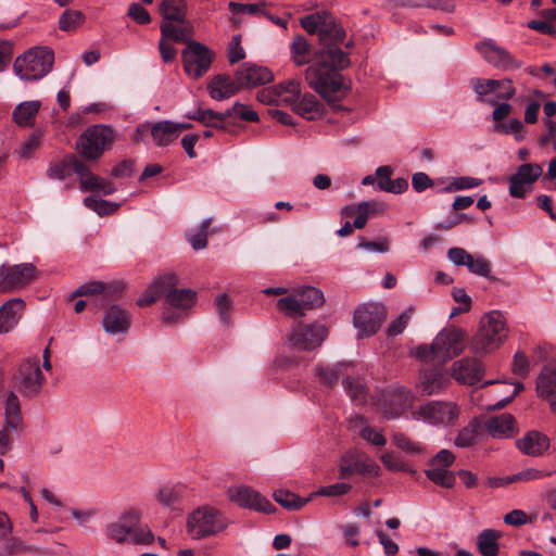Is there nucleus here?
Masks as SVG:
<instances>
[{"instance_id": "f257e3e1", "label": "nucleus", "mask_w": 556, "mask_h": 556, "mask_svg": "<svg viewBox=\"0 0 556 556\" xmlns=\"http://www.w3.org/2000/svg\"><path fill=\"white\" fill-rule=\"evenodd\" d=\"M350 65L348 54L337 47H326L316 53V62L305 71L308 86L336 106L345 96L346 87L337 72Z\"/></svg>"}, {"instance_id": "f03ea898", "label": "nucleus", "mask_w": 556, "mask_h": 556, "mask_svg": "<svg viewBox=\"0 0 556 556\" xmlns=\"http://www.w3.org/2000/svg\"><path fill=\"white\" fill-rule=\"evenodd\" d=\"M140 520L139 510L126 509L105 526V535L118 544L149 545L153 542L154 535Z\"/></svg>"}, {"instance_id": "7ed1b4c3", "label": "nucleus", "mask_w": 556, "mask_h": 556, "mask_svg": "<svg viewBox=\"0 0 556 556\" xmlns=\"http://www.w3.org/2000/svg\"><path fill=\"white\" fill-rule=\"evenodd\" d=\"M507 336L504 316L500 312H491L481 318L479 329L469 343L470 351L477 356H483L497 350Z\"/></svg>"}, {"instance_id": "20e7f679", "label": "nucleus", "mask_w": 556, "mask_h": 556, "mask_svg": "<svg viewBox=\"0 0 556 556\" xmlns=\"http://www.w3.org/2000/svg\"><path fill=\"white\" fill-rule=\"evenodd\" d=\"M54 62L53 51L47 47H35L16 58L14 72L23 80H38L46 76Z\"/></svg>"}, {"instance_id": "39448f33", "label": "nucleus", "mask_w": 556, "mask_h": 556, "mask_svg": "<svg viewBox=\"0 0 556 556\" xmlns=\"http://www.w3.org/2000/svg\"><path fill=\"white\" fill-rule=\"evenodd\" d=\"M325 301L323 292L314 287H301L279 299L276 307L288 317L299 318L305 316L307 311L323 305Z\"/></svg>"}, {"instance_id": "423d86ee", "label": "nucleus", "mask_w": 556, "mask_h": 556, "mask_svg": "<svg viewBox=\"0 0 556 556\" xmlns=\"http://www.w3.org/2000/svg\"><path fill=\"white\" fill-rule=\"evenodd\" d=\"M116 139L115 130L106 125L88 127L78 138L76 149L88 161H97Z\"/></svg>"}, {"instance_id": "0eeeda50", "label": "nucleus", "mask_w": 556, "mask_h": 556, "mask_svg": "<svg viewBox=\"0 0 556 556\" xmlns=\"http://www.w3.org/2000/svg\"><path fill=\"white\" fill-rule=\"evenodd\" d=\"M173 286L166 288L165 301L167 306L163 309L162 321L166 325H176L180 323L186 316L188 311L194 305L197 301V293L192 289H179L178 278L172 273Z\"/></svg>"}, {"instance_id": "6e6552de", "label": "nucleus", "mask_w": 556, "mask_h": 556, "mask_svg": "<svg viewBox=\"0 0 556 556\" xmlns=\"http://www.w3.org/2000/svg\"><path fill=\"white\" fill-rule=\"evenodd\" d=\"M226 526V520L222 514L207 506L199 507L187 519V531L195 540L215 535L224 530Z\"/></svg>"}, {"instance_id": "1a4fd4ad", "label": "nucleus", "mask_w": 556, "mask_h": 556, "mask_svg": "<svg viewBox=\"0 0 556 556\" xmlns=\"http://www.w3.org/2000/svg\"><path fill=\"white\" fill-rule=\"evenodd\" d=\"M214 52L205 45L192 41L181 51V61L185 73L192 79L206 74L214 60Z\"/></svg>"}, {"instance_id": "9d476101", "label": "nucleus", "mask_w": 556, "mask_h": 556, "mask_svg": "<svg viewBox=\"0 0 556 556\" xmlns=\"http://www.w3.org/2000/svg\"><path fill=\"white\" fill-rule=\"evenodd\" d=\"M386 318L387 309L381 303H365L357 306L353 315L357 338H368L375 334Z\"/></svg>"}, {"instance_id": "9b49d317", "label": "nucleus", "mask_w": 556, "mask_h": 556, "mask_svg": "<svg viewBox=\"0 0 556 556\" xmlns=\"http://www.w3.org/2000/svg\"><path fill=\"white\" fill-rule=\"evenodd\" d=\"M328 336V329L319 323H298L290 331L288 341L301 351H311L321 345Z\"/></svg>"}, {"instance_id": "f8f14e48", "label": "nucleus", "mask_w": 556, "mask_h": 556, "mask_svg": "<svg viewBox=\"0 0 556 556\" xmlns=\"http://www.w3.org/2000/svg\"><path fill=\"white\" fill-rule=\"evenodd\" d=\"M45 381L38 357L25 361L15 376L16 387L26 397H35L41 391Z\"/></svg>"}, {"instance_id": "ddd939ff", "label": "nucleus", "mask_w": 556, "mask_h": 556, "mask_svg": "<svg viewBox=\"0 0 556 556\" xmlns=\"http://www.w3.org/2000/svg\"><path fill=\"white\" fill-rule=\"evenodd\" d=\"M413 415L416 419L433 426H447L456 420L458 409L451 402L431 401L420 405Z\"/></svg>"}, {"instance_id": "4468645a", "label": "nucleus", "mask_w": 556, "mask_h": 556, "mask_svg": "<svg viewBox=\"0 0 556 556\" xmlns=\"http://www.w3.org/2000/svg\"><path fill=\"white\" fill-rule=\"evenodd\" d=\"M464 330L451 326L442 329L434 338V349L439 352V361L445 363L463 353L465 349Z\"/></svg>"}, {"instance_id": "2eb2a0df", "label": "nucleus", "mask_w": 556, "mask_h": 556, "mask_svg": "<svg viewBox=\"0 0 556 556\" xmlns=\"http://www.w3.org/2000/svg\"><path fill=\"white\" fill-rule=\"evenodd\" d=\"M543 175V167L538 163H525L518 166L509 178V195L525 199L532 190L533 184Z\"/></svg>"}, {"instance_id": "dca6fc26", "label": "nucleus", "mask_w": 556, "mask_h": 556, "mask_svg": "<svg viewBox=\"0 0 556 556\" xmlns=\"http://www.w3.org/2000/svg\"><path fill=\"white\" fill-rule=\"evenodd\" d=\"M454 460L455 456L451 451H439L431 459L430 468L425 471L427 478L442 488H453L456 479L455 475L448 470V467Z\"/></svg>"}, {"instance_id": "f3484780", "label": "nucleus", "mask_w": 556, "mask_h": 556, "mask_svg": "<svg viewBox=\"0 0 556 556\" xmlns=\"http://www.w3.org/2000/svg\"><path fill=\"white\" fill-rule=\"evenodd\" d=\"M36 277V267L31 263L2 265L0 267V291L18 289Z\"/></svg>"}, {"instance_id": "a211bd4d", "label": "nucleus", "mask_w": 556, "mask_h": 556, "mask_svg": "<svg viewBox=\"0 0 556 556\" xmlns=\"http://www.w3.org/2000/svg\"><path fill=\"white\" fill-rule=\"evenodd\" d=\"M476 48L483 59L497 70L513 71L521 66V62L517 61L505 48L497 46L492 40L478 42Z\"/></svg>"}, {"instance_id": "6ab92c4d", "label": "nucleus", "mask_w": 556, "mask_h": 556, "mask_svg": "<svg viewBox=\"0 0 556 556\" xmlns=\"http://www.w3.org/2000/svg\"><path fill=\"white\" fill-rule=\"evenodd\" d=\"M227 493L230 501L240 507L265 514H270L276 510L275 506L268 500L249 486H233L228 489Z\"/></svg>"}, {"instance_id": "aec40b11", "label": "nucleus", "mask_w": 556, "mask_h": 556, "mask_svg": "<svg viewBox=\"0 0 556 556\" xmlns=\"http://www.w3.org/2000/svg\"><path fill=\"white\" fill-rule=\"evenodd\" d=\"M447 258L456 266H466L473 275L490 277L492 264L481 254L472 255L463 248H451L447 250Z\"/></svg>"}, {"instance_id": "412c9836", "label": "nucleus", "mask_w": 556, "mask_h": 556, "mask_svg": "<svg viewBox=\"0 0 556 556\" xmlns=\"http://www.w3.org/2000/svg\"><path fill=\"white\" fill-rule=\"evenodd\" d=\"M483 367L477 358L465 357L453 363L451 377L464 384L475 386L481 381Z\"/></svg>"}, {"instance_id": "4be33fe9", "label": "nucleus", "mask_w": 556, "mask_h": 556, "mask_svg": "<svg viewBox=\"0 0 556 556\" xmlns=\"http://www.w3.org/2000/svg\"><path fill=\"white\" fill-rule=\"evenodd\" d=\"M130 325L131 314L119 305H111L103 314L102 326L108 334H125Z\"/></svg>"}, {"instance_id": "5701e85b", "label": "nucleus", "mask_w": 556, "mask_h": 556, "mask_svg": "<svg viewBox=\"0 0 556 556\" xmlns=\"http://www.w3.org/2000/svg\"><path fill=\"white\" fill-rule=\"evenodd\" d=\"M379 466L364 454L353 453L341 458L340 477L348 478L353 473H368L377 476Z\"/></svg>"}, {"instance_id": "b1692460", "label": "nucleus", "mask_w": 556, "mask_h": 556, "mask_svg": "<svg viewBox=\"0 0 556 556\" xmlns=\"http://www.w3.org/2000/svg\"><path fill=\"white\" fill-rule=\"evenodd\" d=\"M236 78L241 89L267 84L271 81L273 74L266 67L247 62L237 70Z\"/></svg>"}, {"instance_id": "393cba45", "label": "nucleus", "mask_w": 556, "mask_h": 556, "mask_svg": "<svg viewBox=\"0 0 556 556\" xmlns=\"http://www.w3.org/2000/svg\"><path fill=\"white\" fill-rule=\"evenodd\" d=\"M450 384V378L441 367H435L424 371L417 383V389L421 394H438Z\"/></svg>"}, {"instance_id": "a878e982", "label": "nucleus", "mask_w": 556, "mask_h": 556, "mask_svg": "<svg viewBox=\"0 0 556 556\" xmlns=\"http://www.w3.org/2000/svg\"><path fill=\"white\" fill-rule=\"evenodd\" d=\"M3 427L17 438L24 431V421L21 412V402L18 396L9 392L4 400V424Z\"/></svg>"}, {"instance_id": "bb28decb", "label": "nucleus", "mask_w": 556, "mask_h": 556, "mask_svg": "<svg viewBox=\"0 0 556 556\" xmlns=\"http://www.w3.org/2000/svg\"><path fill=\"white\" fill-rule=\"evenodd\" d=\"M384 415L389 418L400 417L410 406L412 395L405 387H396L384 393Z\"/></svg>"}, {"instance_id": "cd10ccee", "label": "nucleus", "mask_w": 556, "mask_h": 556, "mask_svg": "<svg viewBox=\"0 0 556 556\" xmlns=\"http://www.w3.org/2000/svg\"><path fill=\"white\" fill-rule=\"evenodd\" d=\"M483 427L490 435L497 439L510 438L518 432L516 420L508 413L489 417Z\"/></svg>"}, {"instance_id": "c85d7f7f", "label": "nucleus", "mask_w": 556, "mask_h": 556, "mask_svg": "<svg viewBox=\"0 0 556 556\" xmlns=\"http://www.w3.org/2000/svg\"><path fill=\"white\" fill-rule=\"evenodd\" d=\"M150 132L157 147H167L177 139L172 121H161L154 124H141L138 132Z\"/></svg>"}, {"instance_id": "c756f323", "label": "nucleus", "mask_w": 556, "mask_h": 556, "mask_svg": "<svg viewBox=\"0 0 556 556\" xmlns=\"http://www.w3.org/2000/svg\"><path fill=\"white\" fill-rule=\"evenodd\" d=\"M212 99L220 101L228 99L240 90L237 78L233 80L229 75H215L207 85Z\"/></svg>"}, {"instance_id": "7c9ffc66", "label": "nucleus", "mask_w": 556, "mask_h": 556, "mask_svg": "<svg viewBox=\"0 0 556 556\" xmlns=\"http://www.w3.org/2000/svg\"><path fill=\"white\" fill-rule=\"evenodd\" d=\"M173 286L172 273L159 276L153 282L143 291L141 296L137 300V305L144 307L156 302L160 298L165 296L166 288Z\"/></svg>"}, {"instance_id": "2f4dec72", "label": "nucleus", "mask_w": 556, "mask_h": 556, "mask_svg": "<svg viewBox=\"0 0 556 556\" xmlns=\"http://www.w3.org/2000/svg\"><path fill=\"white\" fill-rule=\"evenodd\" d=\"M517 446L526 455L540 456L548 450L549 439L539 431H530L517 441Z\"/></svg>"}, {"instance_id": "473e14b6", "label": "nucleus", "mask_w": 556, "mask_h": 556, "mask_svg": "<svg viewBox=\"0 0 556 556\" xmlns=\"http://www.w3.org/2000/svg\"><path fill=\"white\" fill-rule=\"evenodd\" d=\"M24 308V301L20 298L11 299L0 308V334L12 330L18 321V314Z\"/></svg>"}, {"instance_id": "72a5a7b5", "label": "nucleus", "mask_w": 556, "mask_h": 556, "mask_svg": "<svg viewBox=\"0 0 556 556\" xmlns=\"http://www.w3.org/2000/svg\"><path fill=\"white\" fill-rule=\"evenodd\" d=\"M10 533L5 531L0 533V556H16L23 552L48 553L46 549L25 545L21 540L10 535Z\"/></svg>"}, {"instance_id": "f704fd0d", "label": "nucleus", "mask_w": 556, "mask_h": 556, "mask_svg": "<svg viewBox=\"0 0 556 556\" xmlns=\"http://www.w3.org/2000/svg\"><path fill=\"white\" fill-rule=\"evenodd\" d=\"M188 3L186 0H162L159 5L160 14L165 22L185 24Z\"/></svg>"}, {"instance_id": "c9c22d12", "label": "nucleus", "mask_w": 556, "mask_h": 556, "mask_svg": "<svg viewBox=\"0 0 556 556\" xmlns=\"http://www.w3.org/2000/svg\"><path fill=\"white\" fill-rule=\"evenodd\" d=\"M40 101H25L15 106L12 118L20 127H31L35 124L36 115L40 110Z\"/></svg>"}, {"instance_id": "e433bc0d", "label": "nucleus", "mask_w": 556, "mask_h": 556, "mask_svg": "<svg viewBox=\"0 0 556 556\" xmlns=\"http://www.w3.org/2000/svg\"><path fill=\"white\" fill-rule=\"evenodd\" d=\"M292 110L301 115L302 117L312 121L316 119L321 115L323 105L312 93H304L296 100Z\"/></svg>"}, {"instance_id": "4c0bfd02", "label": "nucleus", "mask_w": 556, "mask_h": 556, "mask_svg": "<svg viewBox=\"0 0 556 556\" xmlns=\"http://www.w3.org/2000/svg\"><path fill=\"white\" fill-rule=\"evenodd\" d=\"M161 36L163 39L172 40L175 42H184L188 46L193 35V28L190 24H184V26L175 25L173 22H163L160 26Z\"/></svg>"}, {"instance_id": "58836bf2", "label": "nucleus", "mask_w": 556, "mask_h": 556, "mask_svg": "<svg viewBox=\"0 0 556 556\" xmlns=\"http://www.w3.org/2000/svg\"><path fill=\"white\" fill-rule=\"evenodd\" d=\"M502 533L493 529L481 531L476 539L477 548L482 556H497L500 553L498 540Z\"/></svg>"}, {"instance_id": "ea45409f", "label": "nucleus", "mask_w": 556, "mask_h": 556, "mask_svg": "<svg viewBox=\"0 0 556 556\" xmlns=\"http://www.w3.org/2000/svg\"><path fill=\"white\" fill-rule=\"evenodd\" d=\"M274 92L279 101L292 108L301 96V85L295 79H288L276 85Z\"/></svg>"}, {"instance_id": "a19ab883", "label": "nucleus", "mask_w": 556, "mask_h": 556, "mask_svg": "<svg viewBox=\"0 0 556 556\" xmlns=\"http://www.w3.org/2000/svg\"><path fill=\"white\" fill-rule=\"evenodd\" d=\"M187 488L184 484L164 485L162 486L156 498L159 503L165 507H175L186 495Z\"/></svg>"}, {"instance_id": "79ce46f5", "label": "nucleus", "mask_w": 556, "mask_h": 556, "mask_svg": "<svg viewBox=\"0 0 556 556\" xmlns=\"http://www.w3.org/2000/svg\"><path fill=\"white\" fill-rule=\"evenodd\" d=\"M536 392L542 397L556 393V367L545 366L536 380Z\"/></svg>"}, {"instance_id": "37998d69", "label": "nucleus", "mask_w": 556, "mask_h": 556, "mask_svg": "<svg viewBox=\"0 0 556 556\" xmlns=\"http://www.w3.org/2000/svg\"><path fill=\"white\" fill-rule=\"evenodd\" d=\"M273 496L274 500L283 508L289 510H299L312 500L314 494H311L308 497H300L288 490L279 489L274 492Z\"/></svg>"}, {"instance_id": "c03bdc74", "label": "nucleus", "mask_w": 556, "mask_h": 556, "mask_svg": "<svg viewBox=\"0 0 556 556\" xmlns=\"http://www.w3.org/2000/svg\"><path fill=\"white\" fill-rule=\"evenodd\" d=\"M319 41L325 47H330L332 43L341 42L345 37L344 29L337 25L332 20L328 18L321 30L319 31Z\"/></svg>"}, {"instance_id": "a18cd8bd", "label": "nucleus", "mask_w": 556, "mask_h": 556, "mask_svg": "<svg viewBox=\"0 0 556 556\" xmlns=\"http://www.w3.org/2000/svg\"><path fill=\"white\" fill-rule=\"evenodd\" d=\"M220 116L219 112L202 108L197 109L192 113L186 114L187 118L197 121L206 127L224 129L225 127L220 125Z\"/></svg>"}, {"instance_id": "49530a36", "label": "nucleus", "mask_w": 556, "mask_h": 556, "mask_svg": "<svg viewBox=\"0 0 556 556\" xmlns=\"http://www.w3.org/2000/svg\"><path fill=\"white\" fill-rule=\"evenodd\" d=\"M470 86L475 93L477 94V99L481 102L490 101L491 99H486L485 97L495 92L498 89V84L496 79L491 78H479L473 77L470 79Z\"/></svg>"}, {"instance_id": "de8ad7c7", "label": "nucleus", "mask_w": 556, "mask_h": 556, "mask_svg": "<svg viewBox=\"0 0 556 556\" xmlns=\"http://www.w3.org/2000/svg\"><path fill=\"white\" fill-rule=\"evenodd\" d=\"M291 58L296 66H302L308 62L311 47L303 36H296L291 46Z\"/></svg>"}, {"instance_id": "09e8293b", "label": "nucleus", "mask_w": 556, "mask_h": 556, "mask_svg": "<svg viewBox=\"0 0 556 556\" xmlns=\"http://www.w3.org/2000/svg\"><path fill=\"white\" fill-rule=\"evenodd\" d=\"M85 15L78 10H65L59 20V26L64 31H73L83 25Z\"/></svg>"}, {"instance_id": "8fccbe9b", "label": "nucleus", "mask_w": 556, "mask_h": 556, "mask_svg": "<svg viewBox=\"0 0 556 556\" xmlns=\"http://www.w3.org/2000/svg\"><path fill=\"white\" fill-rule=\"evenodd\" d=\"M479 427L480 425L477 420L470 421L467 427L458 432L454 441L455 445L458 447H468L472 445L478 437Z\"/></svg>"}, {"instance_id": "3c124183", "label": "nucleus", "mask_w": 556, "mask_h": 556, "mask_svg": "<svg viewBox=\"0 0 556 556\" xmlns=\"http://www.w3.org/2000/svg\"><path fill=\"white\" fill-rule=\"evenodd\" d=\"M392 442L396 447L410 455L421 454L424 452V446L419 442L413 441L401 432L392 434Z\"/></svg>"}, {"instance_id": "603ef678", "label": "nucleus", "mask_w": 556, "mask_h": 556, "mask_svg": "<svg viewBox=\"0 0 556 556\" xmlns=\"http://www.w3.org/2000/svg\"><path fill=\"white\" fill-rule=\"evenodd\" d=\"M265 2L257 3H238L230 1L228 3V10L232 15L250 14V15H263L265 14Z\"/></svg>"}, {"instance_id": "864d4df0", "label": "nucleus", "mask_w": 556, "mask_h": 556, "mask_svg": "<svg viewBox=\"0 0 556 556\" xmlns=\"http://www.w3.org/2000/svg\"><path fill=\"white\" fill-rule=\"evenodd\" d=\"M211 222V218L204 219L194 232L188 233V241L194 250H202L206 248Z\"/></svg>"}, {"instance_id": "5fc2aeb1", "label": "nucleus", "mask_w": 556, "mask_h": 556, "mask_svg": "<svg viewBox=\"0 0 556 556\" xmlns=\"http://www.w3.org/2000/svg\"><path fill=\"white\" fill-rule=\"evenodd\" d=\"M84 204L88 208L92 210L93 212H96L99 215L111 214L114 211H116L118 208V206H119L117 203H113V202H110V201L98 199L94 195H90V197L85 198L84 199Z\"/></svg>"}, {"instance_id": "6e6d98bb", "label": "nucleus", "mask_w": 556, "mask_h": 556, "mask_svg": "<svg viewBox=\"0 0 556 556\" xmlns=\"http://www.w3.org/2000/svg\"><path fill=\"white\" fill-rule=\"evenodd\" d=\"M494 131L505 134V135H514L517 141H521L523 139V124L518 118H511L507 122H502L495 124Z\"/></svg>"}, {"instance_id": "4d7b16f0", "label": "nucleus", "mask_w": 556, "mask_h": 556, "mask_svg": "<svg viewBox=\"0 0 556 556\" xmlns=\"http://www.w3.org/2000/svg\"><path fill=\"white\" fill-rule=\"evenodd\" d=\"M325 13L316 12L301 18V26L309 34H318L328 21Z\"/></svg>"}, {"instance_id": "13d9d810", "label": "nucleus", "mask_w": 556, "mask_h": 556, "mask_svg": "<svg viewBox=\"0 0 556 556\" xmlns=\"http://www.w3.org/2000/svg\"><path fill=\"white\" fill-rule=\"evenodd\" d=\"M315 375L318 377V380L324 386L331 388L333 387L340 377L339 366H317L315 368Z\"/></svg>"}, {"instance_id": "bf43d9fd", "label": "nucleus", "mask_w": 556, "mask_h": 556, "mask_svg": "<svg viewBox=\"0 0 556 556\" xmlns=\"http://www.w3.org/2000/svg\"><path fill=\"white\" fill-rule=\"evenodd\" d=\"M413 308H408L400 314L388 327L387 332L389 336L394 337L404 331L410 319Z\"/></svg>"}, {"instance_id": "052dcab7", "label": "nucleus", "mask_w": 556, "mask_h": 556, "mask_svg": "<svg viewBox=\"0 0 556 556\" xmlns=\"http://www.w3.org/2000/svg\"><path fill=\"white\" fill-rule=\"evenodd\" d=\"M245 56L244 50L241 47V36L235 35L228 47V58L231 64L243 60Z\"/></svg>"}, {"instance_id": "680f3d73", "label": "nucleus", "mask_w": 556, "mask_h": 556, "mask_svg": "<svg viewBox=\"0 0 556 556\" xmlns=\"http://www.w3.org/2000/svg\"><path fill=\"white\" fill-rule=\"evenodd\" d=\"M496 83L498 84V89L495 91L496 100H510L516 94V89L513 85V81L508 78L504 79H496Z\"/></svg>"}, {"instance_id": "e2e57ef3", "label": "nucleus", "mask_w": 556, "mask_h": 556, "mask_svg": "<svg viewBox=\"0 0 556 556\" xmlns=\"http://www.w3.org/2000/svg\"><path fill=\"white\" fill-rule=\"evenodd\" d=\"M482 184V180L475 177H458L455 178L448 187H446V190H465V189H471L480 186Z\"/></svg>"}, {"instance_id": "0e129e2a", "label": "nucleus", "mask_w": 556, "mask_h": 556, "mask_svg": "<svg viewBox=\"0 0 556 556\" xmlns=\"http://www.w3.org/2000/svg\"><path fill=\"white\" fill-rule=\"evenodd\" d=\"M513 371L521 378H525L529 374V359L526 354L518 351L514 355Z\"/></svg>"}, {"instance_id": "69168bd1", "label": "nucleus", "mask_w": 556, "mask_h": 556, "mask_svg": "<svg viewBox=\"0 0 556 556\" xmlns=\"http://www.w3.org/2000/svg\"><path fill=\"white\" fill-rule=\"evenodd\" d=\"M498 100L491 99L488 101L489 104L495 105V109L492 113L493 121L498 124L502 123L510 113H511V105L507 102H501L497 103Z\"/></svg>"}, {"instance_id": "338daca9", "label": "nucleus", "mask_w": 556, "mask_h": 556, "mask_svg": "<svg viewBox=\"0 0 556 556\" xmlns=\"http://www.w3.org/2000/svg\"><path fill=\"white\" fill-rule=\"evenodd\" d=\"M127 15L138 24H148L151 22L150 13L139 3H131L128 8Z\"/></svg>"}, {"instance_id": "774afa93", "label": "nucleus", "mask_w": 556, "mask_h": 556, "mask_svg": "<svg viewBox=\"0 0 556 556\" xmlns=\"http://www.w3.org/2000/svg\"><path fill=\"white\" fill-rule=\"evenodd\" d=\"M359 435L377 446H383L387 443V440L383 437V434L369 426L363 427L362 430L359 431Z\"/></svg>"}]
</instances>
